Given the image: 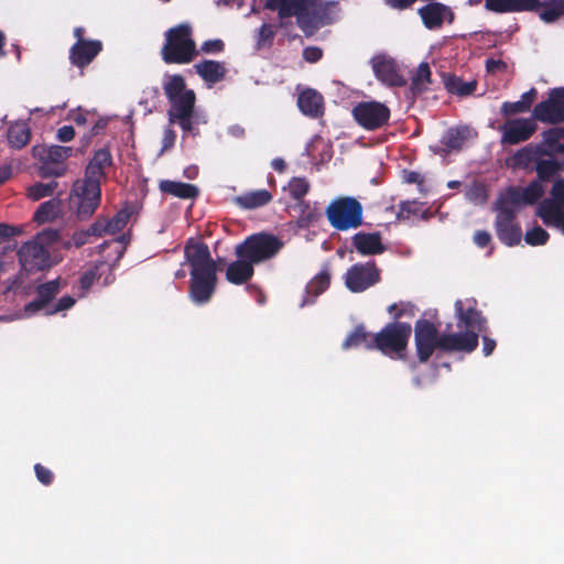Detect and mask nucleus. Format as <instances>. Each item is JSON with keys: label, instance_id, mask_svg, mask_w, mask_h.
<instances>
[{"label": "nucleus", "instance_id": "nucleus-56", "mask_svg": "<svg viewBox=\"0 0 564 564\" xmlns=\"http://www.w3.org/2000/svg\"><path fill=\"white\" fill-rule=\"evenodd\" d=\"M75 303H76V301L73 296H70V295L62 296L55 305L51 306L46 311V314L54 315L58 312L67 311V310L72 308L75 305Z\"/></svg>", "mask_w": 564, "mask_h": 564}, {"label": "nucleus", "instance_id": "nucleus-13", "mask_svg": "<svg viewBox=\"0 0 564 564\" xmlns=\"http://www.w3.org/2000/svg\"><path fill=\"white\" fill-rule=\"evenodd\" d=\"M352 116L360 127L373 131L388 123L390 109L379 101H362L354 107Z\"/></svg>", "mask_w": 564, "mask_h": 564}, {"label": "nucleus", "instance_id": "nucleus-15", "mask_svg": "<svg viewBox=\"0 0 564 564\" xmlns=\"http://www.w3.org/2000/svg\"><path fill=\"white\" fill-rule=\"evenodd\" d=\"M538 123L533 118L507 119L498 131L501 133L500 142L502 145H517L531 139L536 132Z\"/></svg>", "mask_w": 564, "mask_h": 564}, {"label": "nucleus", "instance_id": "nucleus-30", "mask_svg": "<svg viewBox=\"0 0 564 564\" xmlns=\"http://www.w3.org/2000/svg\"><path fill=\"white\" fill-rule=\"evenodd\" d=\"M196 74L208 84H216L220 82L226 75V67L223 63L204 59L194 65Z\"/></svg>", "mask_w": 564, "mask_h": 564}, {"label": "nucleus", "instance_id": "nucleus-41", "mask_svg": "<svg viewBox=\"0 0 564 564\" xmlns=\"http://www.w3.org/2000/svg\"><path fill=\"white\" fill-rule=\"evenodd\" d=\"M466 128L448 129L441 142L447 151H458L466 140Z\"/></svg>", "mask_w": 564, "mask_h": 564}, {"label": "nucleus", "instance_id": "nucleus-50", "mask_svg": "<svg viewBox=\"0 0 564 564\" xmlns=\"http://www.w3.org/2000/svg\"><path fill=\"white\" fill-rule=\"evenodd\" d=\"M528 112L527 108L518 101H503L500 107V113L507 119L511 117Z\"/></svg>", "mask_w": 564, "mask_h": 564}, {"label": "nucleus", "instance_id": "nucleus-6", "mask_svg": "<svg viewBox=\"0 0 564 564\" xmlns=\"http://www.w3.org/2000/svg\"><path fill=\"white\" fill-rule=\"evenodd\" d=\"M411 334L412 327L409 323H388L380 332L373 334L371 345L383 355L402 359Z\"/></svg>", "mask_w": 564, "mask_h": 564}, {"label": "nucleus", "instance_id": "nucleus-55", "mask_svg": "<svg viewBox=\"0 0 564 564\" xmlns=\"http://www.w3.org/2000/svg\"><path fill=\"white\" fill-rule=\"evenodd\" d=\"M296 17V23L299 28L306 34L312 35L316 26L313 23V19L310 17L307 11L300 12Z\"/></svg>", "mask_w": 564, "mask_h": 564}, {"label": "nucleus", "instance_id": "nucleus-42", "mask_svg": "<svg viewBox=\"0 0 564 564\" xmlns=\"http://www.w3.org/2000/svg\"><path fill=\"white\" fill-rule=\"evenodd\" d=\"M58 186L56 181H51L48 183H35L28 189V197L32 200H40L46 196H51L54 194Z\"/></svg>", "mask_w": 564, "mask_h": 564}, {"label": "nucleus", "instance_id": "nucleus-31", "mask_svg": "<svg viewBox=\"0 0 564 564\" xmlns=\"http://www.w3.org/2000/svg\"><path fill=\"white\" fill-rule=\"evenodd\" d=\"M330 285V272L328 268L323 269L317 273L305 288V299L302 306L314 303L315 299L324 293Z\"/></svg>", "mask_w": 564, "mask_h": 564}, {"label": "nucleus", "instance_id": "nucleus-46", "mask_svg": "<svg viewBox=\"0 0 564 564\" xmlns=\"http://www.w3.org/2000/svg\"><path fill=\"white\" fill-rule=\"evenodd\" d=\"M549 232L538 225L524 234V241L533 247L544 246L549 241Z\"/></svg>", "mask_w": 564, "mask_h": 564}, {"label": "nucleus", "instance_id": "nucleus-36", "mask_svg": "<svg viewBox=\"0 0 564 564\" xmlns=\"http://www.w3.org/2000/svg\"><path fill=\"white\" fill-rule=\"evenodd\" d=\"M443 78L446 90L452 95L466 97L473 95L477 88L476 80L465 82L460 77L451 74H445Z\"/></svg>", "mask_w": 564, "mask_h": 564}, {"label": "nucleus", "instance_id": "nucleus-57", "mask_svg": "<svg viewBox=\"0 0 564 564\" xmlns=\"http://www.w3.org/2000/svg\"><path fill=\"white\" fill-rule=\"evenodd\" d=\"M34 471L37 480L44 485L50 486L54 480V474L51 469L37 463L34 465Z\"/></svg>", "mask_w": 564, "mask_h": 564}, {"label": "nucleus", "instance_id": "nucleus-2", "mask_svg": "<svg viewBox=\"0 0 564 564\" xmlns=\"http://www.w3.org/2000/svg\"><path fill=\"white\" fill-rule=\"evenodd\" d=\"M527 205L514 188H506L499 193L495 203V208L498 212L495 219V229L501 243L514 247L521 242V227L516 223L517 209Z\"/></svg>", "mask_w": 564, "mask_h": 564}, {"label": "nucleus", "instance_id": "nucleus-5", "mask_svg": "<svg viewBox=\"0 0 564 564\" xmlns=\"http://www.w3.org/2000/svg\"><path fill=\"white\" fill-rule=\"evenodd\" d=\"M563 170V160L540 156L536 161V165H534V171L536 172L535 180L531 181L525 187L511 185L507 188L517 189L519 196L525 204L534 205L545 193L543 183L553 181Z\"/></svg>", "mask_w": 564, "mask_h": 564}, {"label": "nucleus", "instance_id": "nucleus-20", "mask_svg": "<svg viewBox=\"0 0 564 564\" xmlns=\"http://www.w3.org/2000/svg\"><path fill=\"white\" fill-rule=\"evenodd\" d=\"M61 290H62V279L61 278H56L48 282L39 284L35 288L36 297L33 301L29 302L24 306V313L28 316H31L41 310H44V308L48 310L50 303L56 297V295L61 292Z\"/></svg>", "mask_w": 564, "mask_h": 564}, {"label": "nucleus", "instance_id": "nucleus-3", "mask_svg": "<svg viewBox=\"0 0 564 564\" xmlns=\"http://www.w3.org/2000/svg\"><path fill=\"white\" fill-rule=\"evenodd\" d=\"M193 28L189 23H180L164 32V43L160 55L162 61L170 65H186L196 59L199 51L193 36Z\"/></svg>", "mask_w": 564, "mask_h": 564}, {"label": "nucleus", "instance_id": "nucleus-33", "mask_svg": "<svg viewBox=\"0 0 564 564\" xmlns=\"http://www.w3.org/2000/svg\"><path fill=\"white\" fill-rule=\"evenodd\" d=\"M8 143L11 148L20 150L24 148L31 139V129L24 121L11 123L7 131Z\"/></svg>", "mask_w": 564, "mask_h": 564}, {"label": "nucleus", "instance_id": "nucleus-11", "mask_svg": "<svg viewBox=\"0 0 564 564\" xmlns=\"http://www.w3.org/2000/svg\"><path fill=\"white\" fill-rule=\"evenodd\" d=\"M17 257L21 270L28 275L47 271L55 264L51 251L31 240L21 245Z\"/></svg>", "mask_w": 564, "mask_h": 564}, {"label": "nucleus", "instance_id": "nucleus-35", "mask_svg": "<svg viewBox=\"0 0 564 564\" xmlns=\"http://www.w3.org/2000/svg\"><path fill=\"white\" fill-rule=\"evenodd\" d=\"M371 340H373V334L367 332L364 324H359L347 335L341 346L344 349L364 346L367 350H375Z\"/></svg>", "mask_w": 564, "mask_h": 564}, {"label": "nucleus", "instance_id": "nucleus-51", "mask_svg": "<svg viewBox=\"0 0 564 564\" xmlns=\"http://www.w3.org/2000/svg\"><path fill=\"white\" fill-rule=\"evenodd\" d=\"M388 312L392 314L394 322H399L405 315L414 316V305L411 303H393L388 307Z\"/></svg>", "mask_w": 564, "mask_h": 564}, {"label": "nucleus", "instance_id": "nucleus-39", "mask_svg": "<svg viewBox=\"0 0 564 564\" xmlns=\"http://www.w3.org/2000/svg\"><path fill=\"white\" fill-rule=\"evenodd\" d=\"M61 212V202L52 198L42 203L33 215V220L39 224H44L58 216Z\"/></svg>", "mask_w": 564, "mask_h": 564}, {"label": "nucleus", "instance_id": "nucleus-7", "mask_svg": "<svg viewBox=\"0 0 564 564\" xmlns=\"http://www.w3.org/2000/svg\"><path fill=\"white\" fill-rule=\"evenodd\" d=\"M162 88L170 104L169 118L195 113L196 94L187 88L185 78L181 74L166 75Z\"/></svg>", "mask_w": 564, "mask_h": 564}, {"label": "nucleus", "instance_id": "nucleus-44", "mask_svg": "<svg viewBox=\"0 0 564 564\" xmlns=\"http://www.w3.org/2000/svg\"><path fill=\"white\" fill-rule=\"evenodd\" d=\"M131 212L128 208L119 210L111 219L107 220L108 235H116L120 232L128 224Z\"/></svg>", "mask_w": 564, "mask_h": 564}, {"label": "nucleus", "instance_id": "nucleus-58", "mask_svg": "<svg viewBox=\"0 0 564 564\" xmlns=\"http://www.w3.org/2000/svg\"><path fill=\"white\" fill-rule=\"evenodd\" d=\"M536 148V151L540 156L542 158H550L555 159L554 156L556 154H561L560 150H557L556 144H550L546 141L542 140L541 143L534 144Z\"/></svg>", "mask_w": 564, "mask_h": 564}, {"label": "nucleus", "instance_id": "nucleus-19", "mask_svg": "<svg viewBox=\"0 0 564 564\" xmlns=\"http://www.w3.org/2000/svg\"><path fill=\"white\" fill-rule=\"evenodd\" d=\"M372 69L378 80L389 87H402L406 79L400 74L399 67L392 58L375 56L371 59Z\"/></svg>", "mask_w": 564, "mask_h": 564}, {"label": "nucleus", "instance_id": "nucleus-40", "mask_svg": "<svg viewBox=\"0 0 564 564\" xmlns=\"http://www.w3.org/2000/svg\"><path fill=\"white\" fill-rule=\"evenodd\" d=\"M294 209L299 210L297 223L300 227H308L311 224L317 221L318 218L321 217L318 208L315 205L312 206L306 200H301L300 203H296Z\"/></svg>", "mask_w": 564, "mask_h": 564}, {"label": "nucleus", "instance_id": "nucleus-60", "mask_svg": "<svg viewBox=\"0 0 564 564\" xmlns=\"http://www.w3.org/2000/svg\"><path fill=\"white\" fill-rule=\"evenodd\" d=\"M200 50L207 54L221 53L225 50V43L220 39L207 40L202 44Z\"/></svg>", "mask_w": 564, "mask_h": 564}, {"label": "nucleus", "instance_id": "nucleus-63", "mask_svg": "<svg viewBox=\"0 0 564 564\" xmlns=\"http://www.w3.org/2000/svg\"><path fill=\"white\" fill-rule=\"evenodd\" d=\"M508 65L502 59L488 58L486 61V70L490 74L505 73Z\"/></svg>", "mask_w": 564, "mask_h": 564}, {"label": "nucleus", "instance_id": "nucleus-17", "mask_svg": "<svg viewBox=\"0 0 564 564\" xmlns=\"http://www.w3.org/2000/svg\"><path fill=\"white\" fill-rule=\"evenodd\" d=\"M536 121L556 124L564 122V100L555 94V88L550 91L549 98L536 104L532 110Z\"/></svg>", "mask_w": 564, "mask_h": 564}, {"label": "nucleus", "instance_id": "nucleus-24", "mask_svg": "<svg viewBox=\"0 0 564 564\" xmlns=\"http://www.w3.org/2000/svg\"><path fill=\"white\" fill-rule=\"evenodd\" d=\"M351 242L356 251L361 256H375L386 251V246L382 243V237L379 231H359L352 236Z\"/></svg>", "mask_w": 564, "mask_h": 564}, {"label": "nucleus", "instance_id": "nucleus-9", "mask_svg": "<svg viewBox=\"0 0 564 564\" xmlns=\"http://www.w3.org/2000/svg\"><path fill=\"white\" fill-rule=\"evenodd\" d=\"M33 156L40 161L39 173L42 177H59L66 174L67 159L73 155V148L65 145H36Z\"/></svg>", "mask_w": 564, "mask_h": 564}, {"label": "nucleus", "instance_id": "nucleus-14", "mask_svg": "<svg viewBox=\"0 0 564 564\" xmlns=\"http://www.w3.org/2000/svg\"><path fill=\"white\" fill-rule=\"evenodd\" d=\"M345 285L352 293H360L380 281V270L375 261L355 263L345 273Z\"/></svg>", "mask_w": 564, "mask_h": 564}, {"label": "nucleus", "instance_id": "nucleus-59", "mask_svg": "<svg viewBox=\"0 0 564 564\" xmlns=\"http://www.w3.org/2000/svg\"><path fill=\"white\" fill-rule=\"evenodd\" d=\"M88 232L94 237H102L108 235L107 224L105 218H97L88 228Z\"/></svg>", "mask_w": 564, "mask_h": 564}, {"label": "nucleus", "instance_id": "nucleus-16", "mask_svg": "<svg viewBox=\"0 0 564 564\" xmlns=\"http://www.w3.org/2000/svg\"><path fill=\"white\" fill-rule=\"evenodd\" d=\"M454 306L459 328H465L467 332L469 329L474 330L478 335L487 330V319L477 310V301L475 299L457 300Z\"/></svg>", "mask_w": 564, "mask_h": 564}, {"label": "nucleus", "instance_id": "nucleus-37", "mask_svg": "<svg viewBox=\"0 0 564 564\" xmlns=\"http://www.w3.org/2000/svg\"><path fill=\"white\" fill-rule=\"evenodd\" d=\"M108 271V275L105 278L104 284L107 285L115 280L111 267L101 261L97 263L93 269L87 270L80 278V286L84 290H88L95 281L99 280L101 275Z\"/></svg>", "mask_w": 564, "mask_h": 564}, {"label": "nucleus", "instance_id": "nucleus-8", "mask_svg": "<svg viewBox=\"0 0 564 564\" xmlns=\"http://www.w3.org/2000/svg\"><path fill=\"white\" fill-rule=\"evenodd\" d=\"M362 215L361 203L351 196L336 198L326 208V216L330 226L339 231L360 227Z\"/></svg>", "mask_w": 564, "mask_h": 564}, {"label": "nucleus", "instance_id": "nucleus-10", "mask_svg": "<svg viewBox=\"0 0 564 564\" xmlns=\"http://www.w3.org/2000/svg\"><path fill=\"white\" fill-rule=\"evenodd\" d=\"M100 200L101 188L99 185L76 181L69 194V208L75 212L79 220H85L94 215Z\"/></svg>", "mask_w": 564, "mask_h": 564}, {"label": "nucleus", "instance_id": "nucleus-49", "mask_svg": "<svg viewBox=\"0 0 564 564\" xmlns=\"http://www.w3.org/2000/svg\"><path fill=\"white\" fill-rule=\"evenodd\" d=\"M275 36L274 26L268 23H263L258 30L257 46H271Z\"/></svg>", "mask_w": 564, "mask_h": 564}, {"label": "nucleus", "instance_id": "nucleus-23", "mask_svg": "<svg viewBox=\"0 0 564 564\" xmlns=\"http://www.w3.org/2000/svg\"><path fill=\"white\" fill-rule=\"evenodd\" d=\"M112 165V155L109 149H99L95 151L85 170V177L80 182L90 185H99L101 180L106 178L105 170Z\"/></svg>", "mask_w": 564, "mask_h": 564}, {"label": "nucleus", "instance_id": "nucleus-26", "mask_svg": "<svg viewBox=\"0 0 564 564\" xmlns=\"http://www.w3.org/2000/svg\"><path fill=\"white\" fill-rule=\"evenodd\" d=\"M540 155L534 144H528L517 150L506 160V165L512 170H531L536 165Z\"/></svg>", "mask_w": 564, "mask_h": 564}, {"label": "nucleus", "instance_id": "nucleus-52", "mask_svg": "<svg viewBox=\"0 0 564 564\" xmlns=\"http://www.w3.org/2000/svg\"><path fill=\"white\" fill-rule=\"evenodd\" d=\"M509 12L535 11L540 8L539 0H509Z\"/></svg>", "mask_w": 564, "mask_h": 564}, {"label": "nucleus", "instance_id": "nucleus-4", "mask_svg": "<svg viewBox=\"0 0 564 564\" xmlns=\"http://www.w3.org/2000/svg\"><path fill=\"white\" fill-rule=\"evenodd\" d=\"M284 247L275 235L261 231L252 234L235 248L237 258H247L254 265L273 259Z\"/></svg>", "mask_w": 564, "mask_h": 564}, {"label": "nucleus", "instance_id": "nucleus-54", "mask_svg": "<svg viewBox=\"0 0 564 564\" xmlns=\"http://www.w3.org/2000/svg\"><path fill=\"white\" fill-rule=\"evenodd\" d=\"M194 117L195 113H186L183 117L174 116L173 118H169V122L170 124L177 123L185 133H193Z\"/></svg>", "mask_w": 564, "mask_h": 564}, {"label": "nucleus", "instance_id": "nucleus-22", "mask_svg": "<svg viewBox=\"0 0 564 564\" xmlns=\"http://www.w3.org/2000/svg\"><path fill=\"white\" fill-rule=\"evenodd\" d=\"M99 40L75 42L69 48V62L79 69L87 67L102 51Z\"/></svg>", "mask_w": 564, "mask_h": 564}, {"label": "nucleus", "instance_id": "nucleus-12", "mask_svg": "<svg viewBox=\"0 0 564 564\" xmlns=\"http://www.w3.org/2000/svg\"><path fill=\"white\" fill-rule=\"evenodd\" d=\"M441 335L433 322L425 318L415 322L414 343L420 362H427L436 349L441 350Z\"/></svg>", "mask_w": 564, "mask_h": 564}, {"label": "nucleus", "instance_id": "nucleus-48", "mask_svg": "<svg viewBox=\"0 0 564 564\" xmlns=\"http://www.w3.org/2000/svg\"><path fill=\"white\" fill-rule=\"evenodd\" d=\"M543 140L550 144H556L557 150L561 154H564V143L561 140L564 139V127L550 128L542 133Z\"/></svg>", "mask_w": 564, "mask_h": 564}, {"label": "nucleus", "instance_id": "nucleus-34", "mask_svg": "<svg viewBox=\"0 0 564 564\" xmlns=\"http://www.w3.org/2000/svg\"><path fill=\"white\" fill-rule=\"evenodd\" d=\"M272 200V194L268 189L247 192L236 197V203L245 209H256L268 205Z\"/></svg>", "mask_w": 564, "mask_h": 564}, {"label": "nucleus", "instance_id": "nucleus-53", "mask_svg": "<svg viewBox=\"0 0 564 564\" xmlns=\"http://www.w3.org/2000/svg\"><path fill=\"white\" fill-rule=\"evenodd\" d=\"M552 198H545L544 200H551L554 202L556 206H560V208L564 207V178H557L553 183L552 189H551Z\"/></svg>", "mask_w": 564, "mask_h": 564}, {"label": "nucleus", "instance_id": "nucleus-27", "mask_svg": "<svg viewBox=\"0 0 564 564\" xmlns=\"http://www.w3.org/2000/svg\"><path fill=\"white\" fill-rule=\"evenodd\" d=\"M254 274V264L247 258H237L226 270V279L228 282L241 285L247 283Z\"/></svg>", "mask_w": 564, "mask_h": 564}, {"label": "nucleus", "instance_id": "nucleus-47", "mask_svg": "<svg viewBox=\"0 0 564 564\" xmlns=\"http://www.w3.org/2000/svg\"><path fill=\"white\" fill-rule=\"evenodd\" d=\"M59 240V231L56 229L47 228L37 232L36 236L31 239V241L43 246L44 249L50 250V248L57 243Z\"/></svg>", "mask_w": 564, "mask_h": 564}, {"label": "nucleus", "instance_id": "nucleus-21", "mask_svg": "<svg viewBox=\"0 0 564 564\" xmlns=\"http://www.w3.org/2000/svg\"><path fill=\"white\" fill-rule=\"evenodd\" d=\"M479 335L474 330L464 333L442 334L441 351L454 352L464 351L473 352L478 347Z\"/></svg>", "mask_w": 564, "mask_h": 564}, {"label": "nucleus", "instance_id": "nucleus-62", "mask_svg": "<svg viewBox=\"0 0 564 564\" xmlns=\"http://www.w3.org/2000/svg\"><path fill=\"white\" fill-rule=\"evenodd\" d=\"M509 0H486L485 7L487 10L497 13L509 12Z\"/></svg>", "mask_w": 564, "mask_h": 564}, {"label": "nucleus", "instance_id": "nucleus-25", "mask_svg": "<svg viewBox=\"0 0 564 564\" xmlns=\"http://www.w3.org/2000/svg\"><path fill=\"white\" fill-rule=\"evenodd\" d=\"M300 111L310 118L316 119L324 115V97L313 88H306L297 97Z\"/></svg>", "mask_w": 564, "mask_h": 564}, {"label": "nucleus", "instance_id": "nucleus-61", "mask_svg": "<svg viewBox=\"0 0 564 564\" xmlns=\"http://www.w3.org/2000/svg\"><path fill=\"white\" fill-rule=\"evenodd\" d=\"M323 57V50L318 46H307L303 50V58L307 63H317Z\"/></svg>", "mask_w": 564, "mask_h": 564}, {"label": "nucleus", "instance_id": "nucleus-29", "mask_svg": "<svg viewBox=\"0 0 564 564\" xmlns=\"http://www.w3.org/2000/svg\"><path fill=\"white\" fill-rule=\"evenodd\" d=\"M159 188L163 194H169L182 199H195L199 195L196 185L170 180H162Z\"/></svg>", "mask_w": 564, "mask_h": 564}, {"label": "nucleus", "instance_id": "nucleus-28", "mask_svg": "<svg viewBox=\"0 0 564 564\" xmlns=\"http://www.w3.org/2000/svg\"><path fill=\"white\" fill-rule=\"evenodd\" d=\"M543 224L547 227L560 228L564 234V210L556 206L554 202L542 200L535 212Z\"/></svg>", "mask_w": 564, "mask_h": 564}, {"label": "nucleus", "instance_id": "nucleus-43", "mask_svg": "<svg viewBox=\"0 0 564 564\" xmlns=\"http://www.w3.org/2000/svg\"><path fill=\"white\" fill-rule=\"evenodd\" d=\"M290 196L297 203L304 200V196L310 191V183L305 177H292L288 184Z\"/></svg>", "mask_w": 564, "mask_h": 564}, {"label": "nucleus", "instance_id": "nucleus-38", "mask_svg": "<svg viewBox=\"0 0 564 564\" xmlns=\"http://www.w3.org/2000/svg\"><path fill=\"white\" fill-rule=\"evenodd\" d=\"M431 75L430 65L425 62L421 63L411 78L410 90L414 96L427 90V86L431 84Z\"/></svg>", "mask_w": 564, "mask_h": 564}, {"label": "nucleus", "instance_id": "nucleus-45", "mask_svg": "<svg viewBox=\"0 0 564 564\" xmlns=\"http://www.w3.org/2000/svg\"><path fill=\"white\" fill-rule=\"evenodd\" d=\"M541 7L543 10L540 12V18L546 23H552L564 14L560 2H540V8Z\"/></svg>", "mask_w": 564, "mask_h": 564}, {"label": "nucleus", "instance_id": "nucleus-1", "mask_svg": "<svg viewBox=\"0 0 564 564\" xmlns=\"http://www.w3.org/2000/svg\"><path fill=\"white\" fill-rule=\"evenodd\" d=\"M191 267L189 295L196 304L209 302L216 290L217 265L204 242H188L184 249Z\"/></svg>", "mask_w": 564, "mask_h": 564}, {"label": "nucleus", "instance_id": "nucleus-18", "mask_svg": "<svg viewBox=\"0 0 564 564\" xmlns=\"http://www.w3.org/2000/svg\"><path fill=\"white\" fill-rule=\"evenodd\" d=\"M417 13L427 30H440L445 20L449 24L455 20V13L452 8L441 2H430L421 7Z\"/></svg>", "mask_w": 564, "mask_h": 564}, {"label": "nucleus", "instance_id": "nucleus-32", "mask_svg": "<svg viewBox=\"0 0 564 564\" xmlns=\"http://www.w3.org/2000/svg\"><path fill=\"white\" fill-rule=\"evenodd\" d=\"M267 8L278 10L279 18L286 19L306 11L307 3L305 0H267Z\"/></svg>", "mask_w": 564, "mask_h": 564}, {"label": "nucleus", "instance_id": "nucleus-64", "mask_svg": "<svg viewBox=\"0 0 564 564\" xmlns=\"http://www.w3.org/2000/svg\"><path fill=\"white\" fill-rule=\"evenodd\" d=\"M176 140V132L171 127L164 129L162 138V152L170 150L174 147Z\"/></svg>", "mask_w": 564, "mask_h": 564}]
</instances>
